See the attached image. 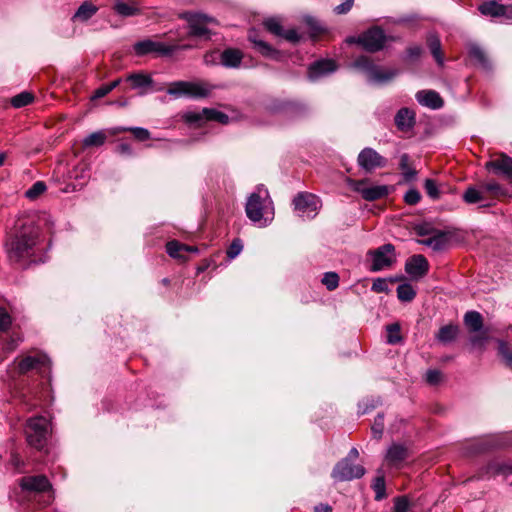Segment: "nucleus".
<instances>
[{
  "mask_svg": "<svg viewBox=\"0 0 512 512\" xmlns=\"http://www.w3.org/2000/svg\"><path fill=\"white\" fill-rule=\"evenodd\" d=\"M49 432V422L46 418L38 416L30 418L25 427V435L28 444L35 449L45 447Z\"/></svg>",
  "mask_w": 512,
  "mask_h": 512,
  "instance_id": "obj_4",
  "label": "nucleus"
},
{
  "mask_svg": "<svg viewBox=\"0 0 512 512\" xmlns=\"http://www.w3.org/2000/svg\"><path fill=\"white\" fill-rule=\"evenodd\" d=\"M463 199L468 204H475L484 201L486 196L484 190L481 187L480 189L469 187L463 194Z\"/></svg>",
  "mask_w": 512,
  "mask_h": 512,
  "instance_id": "obj_34",
  "label": "nucleus"
},
{
  "mask_svg": "<svg viewBox=\"0 0 512 512\" xmlns=\"http://www.w3.org/2000/svg\"><path fill=\"white\" fill-rule=\"evenodd\" d=\"M405 271L412 279H420L429 271L427 259L421 255H413L405 263Z\"/></svg>",
  "mask_w": 512,
  "mask_h": 512,
  "instance_id": "obj_17",
  "label": "nucleus"
},
{
  "mask_svg": "<svg viewBox=\"0 0 512 512\" xmlns=\"http://www.w3.org/2000/svg\"><path fill=\"white\" fill-rule=\"evenodd\" d=\"M50 367V360L46 354L37 352L34 355H26L17 365V370L20 374H25L31 370L43 372L44 369Z\"/></svg>",
  "mask_w": 512,
  "mask_h": 512,
  "instance_id": "obj_16",
  "label": "nucleus"
},
{
  "mask_svg": "<svg viewBox=\"0 0 512 512\" xmlns=\"http://www.w3.org/2000/svg\"><path fill=\"white\" fill-rule=\"evenodd\" d=\"M349 43H358L369 52H377L384 47L386 37L382 29L378 27L371 28L359 37H350Z\"/></svg>",
  "mask_w": 512,
  "mask_h": 512,
  "instance_id": "obj_7",
  "label": "nucleus"
},
{
  "mask_svg": "<svg viewBox=\"0 0 512 512\" xmlns=\"http://www.w3.org/2000/svg\"><path fill=\"white\" fill-rule=\"evenodd\" d=\"M293 204L300 217L313 218L320 207V199L311 193L301 192L295 196Z\"/></svg>",
  "mask_w": 512,
  "mask_h": 512,
  "instance_id": "obj_12",
  "label": "nucleus"
},
{
  "mask_svg": "<svg viewBox=\"0 0 512 512\" xmlns=\"http://www.w3.org/2000/svg\"><path fill=\"white\" fill-rule=\"evenodd\" d=\"M420 199L421 195L416 189H410L404 195V201L409 205H416Z\"/></svg>",
  "mask_w": 512,
  "mask_h": 512,
  "instance_id": "obj_55",
  "label": "nucleus"
},
{
  "mask_svg": "<svg viewBox=\"0 0 512 512\" xmlns=\"http://www.w3.org/2000/svg\"><path fill=\"white\" fill-rule=\"evenodd\" d=\"M409 507V502L405 497H398L395 499L394 512H406Z\"/></svg>",
  "mask_w": 512,
  "mask_h": 512,
  "instance_id": "obj_57",
  "label": "nucleus"
},
{
  "mask_svg": "<svg viewBox=\"0 0 512 512\" xmlns=\"http://www.w3.org/2000/svg\"><path fill=\"white\" fill-rule=\"evenodd\" d=\"M486 169L512 180V158L501 154L498 158L486 163Z\"/></svg>",
  "mask_w": 512,
  "mask_h": 512,
  "instance_id": "obj_19",
  "label": "nucleus"
},
{
  "mask_svg": "<svg viewBox=\"0 0 512 512\" xmlns=\"http://www.w3.org/2000/svg\"><path fill=\"white\" fill-rule=\"evenodd\" d=\"M371 290L376 293L386 292L388 290V285L384 279L378 278L374 280Z\"/></svg>",
  "mask_w": 512,
  "mask_h": 512,
  "instance_id": "obj_58",
  "label": "nucleus"
},
{
  "mask_svg": "<svg viewBox=\"0 0 512 512\" xmlns=\"http://www.w3.org/2000/svg\"><path fill=\"white\" fill-rule=\"evenodd\" d=\"M447 235L444 232H437L434 236L427 239L418 240V243L431 247L434 251H441L447 245Z\"/></svg>",
  "mask_w": 512,
  "mask_h": 512,
  "instance_id": "obj_28",
  "label": "nucleus"
},
{
  "mask_svg": "<svg viewBox=\"0 0 512 512\" xmlns=\"http://www.w3.org/2000/svg\"><path fill=\"white\" fill-rule=\"evenodd\" d=\"M281 37L293 44L299 43L302 39V35L296 29L284 30Z\"/></svg>",
  "mask_w": 512,
  "mask_h": 512,
  "instance_id": "obj_54",
  "label": "nucleus"
},
{
  "mask_svg": "<svg viewBox=\"0 0 512 512\" xmlns=\"http://www.w3.org/2000/svg\"><path fill=\"white\" fill-rule=\"evenodd\" d=\"M249 40L254 43L257 50L264 56H271L276 52L271 45L262 40L256 39L252 33L249 34Z\"/></svg>",
  "mask_w": 512,
  "mask_h": 512,
  "instance_id": "obj_45",
  "label": "nucleus"
},
{
  "mask_svg": "<svg viewBox=\"0 0 512 512\" xmlns=\"http://www.w3.org/2000/svg\"><path fill=\"white\" fill-rule=\"evenodd\" d=\"M184 249H188L187 245L181 244L175 240L170 241L166 244V251L169 254V256H171L173 258L185 260L186 258L184 255V253H185Z\"/></svg>",
  "mask_w": 512,
  "mask_h": 512,
  "instance_id": "obj_36",
  "label": "nucleus"
},
{
  "mask_svg": "<svg viewBox=\"0 0 512 512\" xmlns=\"http://www.w3.org/2000/svg\"><path fill=\"white\" fill-rule=\"evenodd\" d=\"M442 374L439 370L431 369L426 372V381L431 385H436L440 382Z\"/></svg>",
  "mask_w": 512,
  "mask_h": 512,
  "instance_id": "obj_56",
  "label": "nucleus"
},
{
  "mask_svg": "<svg viewBox=\"0 0 512 512\" xmlns=\"http://www.w3.org/2000/svg\"><path fill=\"white\" fill-rule=\"evenodd\" d=\"M212 90V86L206 82L176 81L171 83L167 93L176 98L189 96L195 98L207 97Z\"/></svg>",
  "mask_w": 512,
  "mask_h": 512,
  "instance_id": "obj_5",
  "label": "nucleus"
},
{
  "mask_svg": "<svg viewBox=\"0 0 512 512\" xmlns=\"http://www.w3.org/2000/svg\"><path fill=\"white\" fill-rule=\"evenodd\" d=\"M479 11L481 14L492 18L505 17L512 19V5H502L494 0L482 3L479 6Z\"/></svg>",
  "mask_w": 512,
  "mask_h": 512,
  "instance_id": "obj_18",
  "label": "nucleus"
},
{
  "mask_svg": "<svg viewBox=\"0 0 512 512\" xmlns=\"http://www.w3.org/2000/svg\"><path fill=\"white\" fill-rule=\"evenodd\" d=\"M125 81L130 83L131 89L138 90L139 95L147 93V88L151 87L153 80L150 75L144 72H134L126 76Z\"/></svg>",
  "mask_w": 512,
  "mask_h": 512,
  "instance_id": "obj_22",
  "label": "nucleus"
},
{
  "mask_svg": "<svg viewBox=\"0 0 512 512\" xmlns=\"http://www.w3.org/2000/svg\"><path fill=\"white\" fill-rule=\"evenodd\" d=\"M97 11L98 8L95 5L91 2L85 1L79 6L72 19L74 21L86 22L93 17Z\"/></svg>",
  "mask_w": 512,
  "mask_h": 512,
  "instance_id": "obj_27",
  "label": "nucleus"
},
{
  "mask_svg": "<svg viewBox=\"0 0 512 512\" xmlns=\"http://www.w3.org/2000/svg\"><path fill=\"white\" fill-rule=\"evenodd\" d=\"M400 169L402 171L403 177L406 181H411L415 178L417 172L414 168H412L409 164V156L407 154H403L400 158Z\"/></svg>",
  "mask_w": 512,
  "mask_h": 512,
  "instance_id": "obj_40",
  "label": "nucleus"
},
{
  "mask_svg": "<svg viewBox=\"0 0 512 512\" xmlns=\"http://www.w3.org/2000/svg\"><path fill=\"white\" fill-rule=\"evenodd\" d=\"M118 152L122 155L131 156L133 155L132 147L127 143H121L118 146Z\"/></svg>",
  "mask_w": 512,
  "mask_h": 512,
  "instance_id": "obj_64",
  "label": "nucleus"
},
{
  "mask_svg": "<svg viewBox=\"0 0 512 512\" xmlns=\"http://www.w3.org/2000/svg\"><path fill=\"white\" fill-rule=\"evenodd\" d=\"M182 17L188 22L191 36L208 38L211 34L210 27L216 24V20L203 14L184 13Z\"/></svg>",
  "mask_w": 512,
  "mask_h": 512,
  "instance_id": "obj_8",
  "label": "nucleus"
},
{
  "mask_svg": "<svg viewBox=\"0 0 512 512\" xmlns=\"http://www.w3.org/2000/svg\"><path fill=\"white\" fill-rule=\"evenodd\" d=\"M12 324V318L7 310L0 307V332L7 331Z\"/></svg>",
  "mask_w": 512,
  "mask_h": 512,
  "instance_id": "obj_52",
  "label": "nucleus"
},
{
  "mask_svg": "<svg viewBox=\"0 0 512 512\" xmlns=\"http://www.w3.org/2000/svg\"><path fill=\"white\" fill-rule=\"evenodd\" d=\"M457 334L458 327L456 325L449 324L439 329L436 338L442 343H449L456 338Z\"/></svg>",
  "mask_w": 512,
  "mask_h": 512,
  "instance_id": "obj_33",
  "label": "nucleus"
},
{
  "mask_svg": "<svg viewBox=\"0 0 512 512\" xmlns=\"http://www.w3.org/2000/svg\"><path fill=\"white\" fill-rule=\"evenodd\" d=\"M372 488L375 491V499L377 501L382 500L386 497L385 478L383 475H379L374 479Z\"/></svg>",
  "mask_w": 512,
  "mask_h": 512,
  "instance_id": "obj_44",
  "label": "nucleus"
},
{
  "mask_svg": "<svg viewBox=\"0 0 512 512\" xmlns=\"http://www.w3.org/2000/svg\"><path fill=\"white\" fill-rule=\"evenodd\" d=\"M369 255L372 257L371 271L374 272L386 269L396 261L395 248L390 243L369 251Z\"/></svg>",
  "mask_w": 512,
  "mask_h": 512,
  "instance_id": "obj_11",
  "label": "nucleus"
},
{
  "mask_svg": "<svg viewBox=\"0 0 512 512\" xmlns=\"http://www.w3.org/2000/svg\"><path fill=\"white\" fill-rule=\"evenodd\" d=\"M416 296V290L409 283L401 284L397 287V297L402 302H411Z\"/></svg>",
  "mask_w": 512,
  "mask_h": 512,
  "instance_id": "obj_37",
  "label": "nucleus"
},
{
  "mask_svg": "<svg viewBox=\"0 0 512 512\" xmlns=\"http://www.w3.org/2000/svg\"><path fill=\"white\" fill-rule=\"evenodd\" d=\"M357 164L359 168L364 170L366 173H372L376 169L386 167L387 159L380 155L375 149L365 147L358 154Z\"/></svg>",
  "mask_w": 512,
  "mask_h": 512,
  "instance_id": "obj_10",
  "label": "nucleus"
},
{
  "mask_svg": "<svg viewBox=\"0 0 512 512\" xmlns=\"http://www.w3.org/2000/svg\"><path fill=\"white\" fill-rule=\"evenodd\" d=\"M364 474L365 469L363 466L352 464L348 458H345L335 465L331 476L336 481L342 482L360 478Z\"/></svg>",
  "mask_w": 512,
  "mask_h": 512,
  "instance_id": "obj_14",
  "label": "nucleus"
},
{
  "mask_svg": "<svg viewBox=\"0 0 512 512\" xmlns=\"http://www.w3.org/2000/svg\"><path fill=\"white\" fill-rule=\"evenodd\" d=\"M484 473L489 476L510 475L512 474V463L495 459L487 464Z\"/></svg>",
  "mask_w": 512,
  "mask_h": 512,
  "instance_id": "obj_24",
  "label": "nucleus"
},
{
  "mask_svg": "<svg viewBox=\"0 0 512 512\" xmlns=\"http://www.w3.org/2000/svg\"><path fill=\"white\" fill-rule=\"evenodd\" d=\"M387 333V342L389 344H397L402 341V337L400 335V325L398 323L388 325Z\"/></svg>",
  "mask_w": 512,
  "mask_h": 512,
  "instance_id": "obj_46",
  "label": "nucleus"
},
{
  "mask_svg": "<svg viewBox=\"0 0 512 512\" xmlns=\"http://www.w3.org/2000/svg\"><path fill=\"white\" fill-rule=\"evenodd\" d=\"M134 52L138 56H144L149 53L158 55H171L178 49H186L188 46L166 45L162 42L145 39L134 44Z\"/></svg>",
  "mask_w": 512,
  "mask_h": 512,
  "instance_id": "obj_9",
  "label": "nucleus"
},
{
  "mask_svg": "<svg viewBox=\"0 0 512 512\" xmlns=\"http://www.w3.org/2000/svg\"><path fill=\"white\" fill-rule=\"evenodd\" d=\"M20 487L23 491L32 493L34 500L41 506L46 507L54 500L52 485L44 475H29L21 478Z\"/></svg>",
  "mask_w": 512,
  "mask_h": 512,
  "instance_id": "obj_3",
  "label": "nucleus"
},
{
  "mask_svg": "<svg viewBox=\"0 0 512 512\" xmlns=\"http://www.w3.org/2000/svg\"><path fill=\"white\" fill-rule=\"evenodd\" d=\"M220 62L227 68H237L240 66L243 55L238 49H226L219 54Z\"/></svg>",
  "mask_w": 512,
  "mask_h": 512,
  "instance_id": "obj_26",
  "label": "nucleus"
},
{
  "mask_svg": "<svg viewBox=\"0 0 512 512\" xmlns=\"http://www.w3.org/2000/svg\"><path fill=\"white\" fill-rule=\"evenodd\" d=\"M416 99L421 105L431 109H439L444 104L440 95L433 90H422L417 92Z\"/></svg>",
  "mask_w": 512,
  "mask_h": 512,
  "instance_id": "obj_23",
  "label": "nucleus"
},
{
  "mask_svg": "<svg viewBox=\"0 0 512 512\" xmlns=\"http://www.w3.org/2000/svg\"><path fill=\"white\" fill-rule=\"evenodd\" d=\"M415 114L408 108H401L395 116V124L401 131H407L413 127Z\"/></svg>",
  "mask_w": 512,
  "mask_h": 512,
  "instance_id": "obj_25",
  "label": "nucleus"
},
{
  "mask_svg": "<svg viewBox=\"0 0 512 512\" xmlns=\"http://www.w3.org/2000/svg\"><path fill=\"white\" fill-rule=\"evenodd\" d=\"M322 283L329 291H333L339 285V276L335 272H326L322 278Z\"/></svg>",
  "mask_w": 512,
  "mask_h": 512,
  "instance_id": "obj_50",
  "label": "nucleus"
},
{
  "mask_svg": "<svg viewBox=\"0 0 512 512\" xmlns=\"http://www.w3.org/2000/svg\"><path fill=\"white\" fill-rule=\"evenodd\" d=\"M481 188L485 193L491 194L492 196H503L505 195V189L495 181H489L481 184Z\"/></svg>",
  "mask_w": 512,
  "mask_h": 512,
  "instance_id": "obj_43",
  "label": "nucleus"
},
{
  "mask_svg": "<svg viewBox=\"0 0 512 512\" xmlns=\"http://www.w3.org/2000/svg\"><path fill=\"white\" fill-rule=\"evenodd\" d=\"M353 3H354V0H345L343 3L337 5L335 8H334V12L336 14H345L347 13L348 11L351 10L352 6H353Z\"/></svg>",
  "mask_w": 512,
  "mask_h": 512,
  "instance_id": "obj_59",
  "label": "nucleus"
},
{
  "mask_svg": "<svg viewBox=\"0 0 512 512\" xmlns=\"http://www.w3.org/2000/svg\"><path fill=\"white\" fill-rule=\"evenodd\" d=\"M111 92L110 88L108 87L107 84H104L102 85L101 87H99L98 89L95 90L93 96H92V99H100L104 96H106L107 94H109Z\"/></svg>",
  "mask_w": 512,
  "mask_h": 512,
  "instance_id": "obj_60",
  "label": "nucleus"
},
{
  "mask_svg": "<svg viewBox=\"0 0 512 512\" xmlns=\"http://www.w3.org/2000/svg\"><path fill=\"white\" fill-rule=\"evenodd\" d=\"M245 211L247 217L252 222L259 223L260 226H266L268 221L272 219V200L268 190L263 185L258 186L249 196Z\"/></svg>",
  "mask_w": 512,
  "mask_h": 512,
  "instance_id": "obj_2",
  "label": "nucleus"
},
{
  "mask_svg": "<svg viewBox=\"0 0 512 512\" xmlns=\"http://www.w3.org/2000/svg\"><path fill=\"white\" fill-rule=\"evenodd\" d=\"M371 429L374 437L379 439L384 429V416L382 414L377 415Z\"/></svg>",
  "mask_w": 512,
  "mask_h": 512,
  "instance_id": "obj_53",
  "label": "nucleus"
},
{
  "mask_svg": "<svg viewBox=\"0 0 512 512\" xmlns=\"http://www.w3.org/2000/svg\"><path fill=\"white\" fill-rule=\"evenodd\" d=\"M427 43L436 62L439 65H443L444 59L441 51V43L439 38L436 35L431 34L427 39Z\"/></svg>",
  "mask_w": 512,
  "mask_h": 512,
  "instance_id": "obj_35",
  "label": "nucleus"
},
{
  "mask_svg": "<svg viewBox=\"0 0 512 512\" xmlns=\"http://www.w3.org/2000/svg\"><path fill=\"white\" fill-rule=\"evenodd\" d=\"M265 28L272 34L281 37L284 29L280 23V21L276 18H269L264 21Z\"/></svg>",
  "mask_w": 512,
  "mask_h": 512,
  "instance_id": "obj_49",
  "label": "nucleus"
},
{
  "mask_svg": "<svg viewBox=\"0 0 512 512\" xmlns=\"http://www.w3.org/2000/svg\"><path fill=\"white\" fill-rule=\"evenodd\" d=\"M106 140L107 133L104 130H99L86 136L82 141V145L84 148L100 147L104 145Z\"/></svg>",
  "mask_w": 512,
  "mask_h": 512,
  "instance_id": "obj_32",
  "label": "nucleus"
},
{
  "mask_svg": "<svg viewBox=\"0 0 512 512\" xmlns=\"http://www.w3.org/2000/svg\"><path fill=\"white\" fill-rule=\"evenodd\" d=\"M354 67L366 71L368 79L376 83H386L397 75L395 69H382L375 66L369 57L360 56L354 62Z\"/></svg>",
  "mask_w": 512,
  "mask_h": 512,
  "instance_id": "obj_6",
  "label": "nucleus"
},
{
  "mask_svg": "<svg viewBox=\"0 0 512 512\" xmlns=\"http://www.w3.org/2000/svg\"><path fill=\"white\" fill-rule=\"evenodd\" d=\"M21 342L22 338L20 336H12L6 344V350L12 352Z\"/></svg>",
  "mask_w": 512,
  "mask_h": 512,
  "instance_id": "obj_62",
  "label": "nucleus"
},
{
  "mask_svg": "<svg viewBox=\"0 0 512 512\" xmlns=\"http://www.w3.org/2000/svg\"><path fill=\"white\" fill-rule=\"evenodd\" d=\"M186 122L201 125L205 121H216L226 124L229 121L228 115L216 109L204 108L201 111L188 112L184 116Z\"/></svg>",
  "mask_w": 512,
  "mask_h": 512,
  "instance_id": "obj_15",
  "label": "nucleus"
},
{
  "mask_svg": "<svg viewBox=\"0 0 512 512\" xmlns=\"http://www.w3.org/2000/svg\"><path fill=\"white\" fill-rule=\"evenodd\" d=\"M45 190L46 184L42 181H37L25 192V196L30 200H35L43 194Z\"/></svg>",
  "mask_w": 512,
  "mask_h": 512,
  "instance_id": "obj_47",
  "label": "nucleus"
},
{
  "mask_svg": "<svg viewBox=\"0 0 512 512\" xmlns=\"http://www.w3.org/2000/svg\"><path fill=\"white\" fill-rule=\"evenodd\" d=\"M113 9L115 12L123 17H130L134 15H138L140 13V8L135 2H123L117 1L114 4Z\"/></svg>",
  "mask_w": 512,
  "mask_h": 512,
  "instance_id": "obj_30",
  "label": "nucleus"
},
{
  "mask_svg": "<svg viewBox=\"0 0 512 512\" xmlns=\"http://www.w3.org/2000/svg\"><path fill=\"white\" fill-rule=\"evenodd\" d=\"M498 354L501 356L506 367L512 370V350L504 340H497Z\"/></svg>",
  "mask_w": 512,
  "mask_h": 512,
  "instance_id": "obj_38",
  "label": "nucleus"
},
{
  "mask_svg": "<svg viewBox=\"0 0 512 512\" xmlns=\"http://www.w3.org/2000/svg\"><path fill=\"white\" fill-rule=\"evenodd\" d=\"M468 53L470 58L479 66L484 69H488L490 67L489 60L486 57L485 52L481 47L475 44H471L468 49Z\"/></svg>",
  "mask_w": 512,
  "mask_h": 512,
  "instance_id": "obj_31",
  "label": "nucleus"
},
{
  "mask_svg": "<svg viewBox=\"0 0 512 512\" xmlns=\"http://www.w3.org/2000/svg\"><path fill=\"white\" fill-rule=\"evenodd\" d=\"M475 334L470 337L471 345L483 351L486 347V343L489 339L488 335L485 332H474Z\"/></svg>",
  "mask_w": 512,
  "mask_h": 512,
  "instance_id": "obj_48",
  "label": "nucleus"
},
{
  "mask_svg": "<svg viewBox=\"0 0 512 512\" xmlns=\"http://www.w3.org/2000/svg\"><path fill=\"white\" fill-rule=\"evenodd\" d=\"M38 231L32 224H21L11 231L5 242V251L10 261L19 262L34 253Z\"/></svg>",
  "mask_w": 512,
  "mask_h": 512,
  "instance_id": "obj_1",
  "label": "nucleus"
},
{
  "mask_svg": "<svg viewBox=\"0 0 512 512\" xmlns=\"http://www.w3.org/2000/svg\"><path fill=\"white\" fill-rule=\"evenodd\" d=\"M34 96L29 92H22L11 99V105L15 108H21L32 103Z\"/></svg>",
  "mask_w": 512,
  "mask_h": 512,
  "instance_id": "obj_42",
  "label": "nucleus"
},
{
  "mask_svg": "<svg viewBox=\"0 0 512 512\" xmlns=\"http://www.w3.org/2000/svg\"><path fill=\"white\" fill-rule=\"evenodd\" d=\"M421 53H422V48L418 45L411 46L407 49L408 57L411 59L419 57L421 55Z\"/></svg>",
  "mask_w": 512,
  "mask_h": 512,
  "instance_id": "obj_63",
  "label": "nucleus"
},
{
  "mask_svg": "<svg viewBox=\"0 0 512 512\" xmlns=\"http://www.w3.org/2000/svg\"><path fill=\"white\" fill-rule=\"evenodd\" d=\"M349 187L361 194L363 199L367 201H374L381 199L388 195L389 188L386 185H375V186H367L366 180H348Z\"/></svg>",
  "mask_w": 512,
  "mask_h": 512,
  "instance_id": "obj_13",
  "label": "nucleus"
},
{
  "mask_svg": "<svg viewBox=\"0 0 512 512\" xmlns=\"http://www.w3.org/2000/svg\"><path fill=\"white\" fill-rule=\"evenodd\" d=\"M408 449L401 444H392L385 455V462L393 468H400L402 463L408 458Z\"/></svg>",
  "mask_w": 512,
  "mask_h": 512,
  "instance_id": "obj_21",
  "label": "nucleus"
},
{
  "mask_svg": "<svg viewBox=\"0 0 512 512\" xmlns=\"http://www.w3.org/2000/svg\"><path fill=\"white\" fill-rule=\"evenodd\" d=\"M424 188L427 195L432 199H438L440 197V192L434 180L426 179L424 182Z\"/></svg>",
  "mask_w": 512,
  "mask_h": 512,
  "instance_id": "obj_51",
  "label": "nucleus"
},
{
  "mask_svg": "<svg viewBox=\"0 0 512 512\" xmlns=\"http://www.w3.org/2000/svg\"><path fill=\"white\" fill-rule=\"evenodd\" d=\"M303 22L309 28L311 37H316L325 30L320 22L312 16H304Z\"/></svg>",
  "mask_w": 512,
  "mask_h": 512,
  "instance_id": "obj_41",
  "label": "nucleus"
},
{
  "mask_svg": "<svg viewBox=\"0 0 512 512\" xmlns=\"http://www.w3.org/2000/svg\"><path fill=\"white\" fill-rule=\"evenodd\" d=\"M116 132H131L133 134V136L135 137V139L139 140V141H146L148 139H150V132L149 130H147L146 128H142V127H121V128H117L115 133Z\"/></svg>",
  "mask_w": 512,
  "mask_h": 512,
  "instance_id": "obj_39",
  "label": "nucleus"
},
{
  "mask_svg": "<svg viewBox=\"0 0 512 512\" xmlns=\"http://www.w3.org/2000/svg\"><path fill=\"white\" fill-rule=\"evenodd\" d=\"M464 323L470 332H480L483 327L482 315L477 311H469L464 316Z\"/></svg>",
  "mask_w": 512,
  "mask_h": 512,
  "instance_id": "obj_29",
  "label": "nucleus"
},
{
  "mask_svg": "<svg viewBox=\"0 0 512 512\" xmlns=\"http://www.w3.org/2000/svg\"><path fill=\"white\" fill-rule=\"evenodd\" d=\"M337 66L333 60L322 59L315 61L309 66L308 77L310 80L315 81L321 77L327 76L336 71Z\"/></svg>",
  "mask_w": 512,
  "mask_h": 512,
  "instance_id": "obj_20",
  "label": "nucleus"
},
{
  "mask_svg": "<svg viewBox=\"0 0 512 512\" xmlns=\"http://www.w3.org/2000/svg\"><path fill=\"white\" fill-rule=\"evenodd\" d=\"M241 250H242L241 243L239 241H234L231 244L227 254H228L229 257L234 258V257H236L240 253Z\"/></svg>",
  "mask_w": 512,
  "mask_h": 512,
  "instance_id": "obj_61",
  "label": "nucleus"
}]
</instances>
